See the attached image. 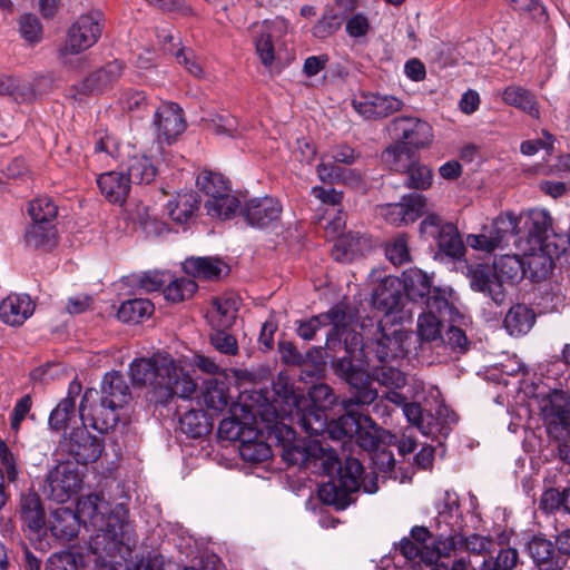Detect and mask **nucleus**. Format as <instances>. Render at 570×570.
I'll return each instance as SVG.
<instances>
[{
	"label": "nucleus",
	"mask_w": 570,
	"mask_h": 570,
	"mask_svg": "<svg viewBox=\"0 0 570 570\" xmlns=\"http://www.w3.org/2000/svg\"><path fill=\"white\" fill-rule=\"evenodd\" d=\"M129 370L132 382L150 387L151 399L157 403H167L174 396L189 399L197 389L189 374L169 354L137 358Z\"/></svg>",
	"instance_id": "nucleus-1"
},
{
	"label": "nucleus",
	"mask_w": 570,
	"mask_h": 570,
	"mask_svg": "<svg viewBox=\"0 0 570 570\" xmlns=\"http://www.w3.org/2000/svg\"><path fill=\"white\" fill-rule=\"evenodd\" d=\"M75 514L86 527L90 525L97 531L91 540V550L100 557L104 552L112 554L129 535L128 510L118 504L110 511L109 503L97 494L81 497Z\"/></svg>",
	"instance_id": "nucleus-2"
},
{
	"label": "nucleus",
	"mask_w": 570,
	"mask_h": 570,
	"mask_svg": "<svg viewBox=\"0 0 570 570\" xmlns=\"http://www.w3.org/2000/svg\"><path fill=\"white\" fill-rule=\"evenodd\" d=\"M283 458L289 464L314 463L322 468L327 475L337 471L338 475L335 479L351 494L361 489L363 474L361 462L355 458H346L344 464L341 465L336 451L318 440L309 441L304 449L287 448L284 450Z\"/></svg>",
	"instance_id": "nucleus-3"
},
{
	"label": "nucleus",
	"mask_w": 570,
	"mask_h": 570,
	"mask_svg": "<svg viewBox=\"0 0 570 570\" xmlns=\"http://www.w3.org/2000/svg\"><path fill=\"white\" fill-rule=\"evenodd\" d=\"M97 394L87 390L82 396L79 415L81 421L90 420V426L99 432H107L119 421L118 410L131 400L130 389L125 376L119 372L107 373L102 379L100 403L95 409H88L87 403Z\"/></svg>",
	"instance_id": "nucleus-4"
},
{
	"label": "nucleus",
	"mask_w": 570,
	"mask_h": 570,
	"mask_svg": "<svg viewBox=\"0 0 570 570\" xmlns=\"http://www.w3.org/2000/svg\"><path fill=\"white\" fill-rule=\"evenodd\" d=\"M372 337L357 333L351 325L350 332L343 340L346 357L367 365L374 358L380 362L403 356L405 353L404 342L406 334L396 327H384L382 322L375 325Z\"/></svg>",
	"instance_id": "nucleus-5"
},
{
	"label": "nucleus",
	"mask_w": 570,
	"mask_h": 570,
	"mask_svg": "<svg viewBox=\"0 0 570 570\" xmlns=\"http://www.w3.org/2000/svg\"><path fill=\"white\" fill-rule=\"evenodd\" d=\"M527 275L522 257L519 255H502L495 258L493 267L478 264L469 268L472 289L487 294L500 305L505 299L503 283H515Z\"/></svg>",
	"instance_id": "nucleus-6"
},
{
	"label": "nucleus",
	"mask_w": 570,
	"mask_h": 570,
	"mask_svg": "<svg viewBox=\"0 0 570 570\" xmlns=\"http://www.w3.org/2000/svg\"><path fill=\"white\" fill-rule=\"evenodd\" d=\"M330 439L342 441L343 444L352 442L367 452L375 451L380 444L392 445L396 436L380 428L370 416L357 417L353 412L341 415L330 430Z\"/></svg>",
	"instance_id": "nucleus-7"
},
{
	"label": "nucleus",
	"mask_w": 570,
	"mask_h": 570,
	"mask_svg": "<svg viewBox=\"0 0 570 570\" xmlns=\"http://www.w3.org/2000/svg\"><path fill=\"white\" fill-rule=\"evenodd\" d=\"M102 31V13L91 11L80 16L69 28L65 45L59 49L62 63L71 69H82L86 58L81 52L91 48Z\"/></svg>",
	"instance_id": "nucleus-8"
},
{
	"label": "nucleus",
	"mask_w": 570,
	"mask_h": 570,
	"mask_svg": "<svg viewBox=\"0 0 570 570\" xmlns=\"http://www.w3.org/2000/svg\"><path fill=\"white\" fill-rule=\"evenodd\" d=\"M353 317L346 312L344 305L337 304L325 313L298 321L296 332L301 338L311 341L322 327L332 326L326 336L325 347L333 354H337L344 351L343 340L350 332Z\"/></svg>",
	"instance_id": "nucleus-9"
},
{
	"label": "nucleus",
	"mask_w": 570,
	"mask_h": 570,
	"mask_svg": "<svg viewBox=\"0 0 570 570\" xmlns=\"http://www.w3.org/2000/svg\"><path fill=\"white\" fill-rule=\"evenodd\" d=\"M452 294L451 288H435L428 297L425 311L417 318V334L422 341L439 344L444 340L441 334L443 322L453 321V315L458 314L450 302Z\"/></svg>",
	"instance_id": "nucleus-10"
},
{
	"label": "nucleus",
	"mask_w": 570,
	"mask_h": 570,
	"mask_svg": "<svg viewBox=\"0 0 570 570\" xmlns=\"http://www.w3.org/2000/svg\"><path fill=\"white\" fill-rule=\"evenodd\" d=\"M336 371L355 390L352 397L343 401L346 413L352 412L353 405H370L379 399L377 391L371 387L365 365L361 361L342 356L337 360Z\"/></svg>",
	"instance_id": "nucleus-11"
},
{
	"label": "nucleus",
	"mask_w": 570,
	"mask_h": 570,
	"mask_svg": "<svg viewBox=\"0 0 570 570\" xmlns=\"http://www.w3.org/2000/svg\"><path fill=\"white\" fill-rule=\"evenodd\" d=\"M420 234L436 242L440 250L446 256L460 259L464 256L465 246L458 227L445 222L436 214H428L420 224Z\"/></svg>",
	"instance_id": "nucleus-12"
},
{
	"label": "nucleus",
	"mask_w": 570,
	"mask_h": 570,
	"mask_svg": "<svg viewBox=\"0 0 570 570\" xmlns=\"http://www.w3.org/2000/svg\"><path fill=\"white\" fill-rule=\"evenodd\" d=\"M518 223L512 213L500 214L490 227H483L479 234H469L466 245L475 250L491 253L501 247L511 235H518Z\"/></svg>",
	"instance_id": "nucleus-13"
},
{
	"label": "nucleus",
	"mask_w": 570,
	"mask_h": 570,
	"mask_svg": "<svg viewBox=\"0 0 570 570\" xmlns=\"http://www.w3.org/2000/svg\"><path fill=\"white\" fill-rule=\"evenodd\" d=\"M392 137L415 150L429 148L433 141L432 126L417 117L400 116L390 124Z\"/></svg>",
	"instance_id": "nucleus-14"
},
{
	"label": "nucleus",
	"mask_w": 570,
	"mask_h": 570,
	"mask_svg": "<svg viewBox=\"0 0 570 570\" xmlns=\"http://www.w3.org/2000/svg\"><path fill=\"white\" fill-rule=\"evenodd\" d=\"M87 423L90 425L91 421H82V426L73 429L69 434H65L60 442L62 452L69 454L80 464L96 461L104 450L100 440L87 431Z\"/></svg>",
	"instance_id": "nucleus-15"
},
{
	"label": "nucleus",
	"mask_w": 570,
	"mask_h": 570,
	"mask_svg": "<svg viewBox=\"0 0 570 570\" xmlns=\"http://www.w3.org/2000/svg\"><path fill=\"white\" fill-rule=\"evenodd\" d=\"M426 207L428 199L424 195L411 193L403 196L399 203L379 206V214L391 225L405 226L419 219Z\"/></svg>",
	"instance_id": "nucleus-16"
},
{
	"label": "nucleus",
	"mask_w": 570,
	"mask_h": 570,
	"mask_svg": "<svg viewBox=\"0 0 570 570\" xmlns=\"http://www.w3.org/2000/svg\"><path fill=\"white\" fill-rule=\"evenodd\" d=\"M151 124L159 144L171 145L186 129L183 109L175 102H163L158 106Z\"/></svg>",
	"instance_id": "nucleus-17"
},
{
	"label": "nucleus",
	"mask_w": 570,
	"mask_h": 570,
	"mask_svg": "<svg viewBox=\"0 0 570 570\" xmlns=\"http://www.w3.org/2000/svg\"><path fill=\"white\" fill-rule=\"evenodd\" d=\"M352 106L363 118L377 119L400 111L404 104L394 96L361 91L352 99Z\"/></svg>",
	"instance_id": "nucleus-18"
},
{
	"label": "nucleus",
	"mask_w": 570,
	"mask_h": 570,
	"mask_svg": "<svg viewBox=\"0 0 570 570\" xmlns=\"http://www.w3.org/2000/svg\"><path fill=\"white\" fill-rule=\"evenodd\" d=\"M82 478L71 463H61L52 469L47 476L49 495L57 502L63 503L77 494Z\"/></svg>",
	"instance_id": "nucleus-19"
},
{
	"label": "nucleus",
	"mask_w": 570,
	"mask_h": 570,
	"mask_svg": "<svg viewBox=\"0 0 570 570\" xmlns=\"http://www.w3.org/2000/svg\"><path fill=\"white\" fill-rule=\"evenodd\" d=\"M518 223L519 234L521 236L522 230L530 237L532 244H542L543 239H547L550 235H557L553 227V219L550 213L544 208H533L529 212L515 216Z\"/></svg>",
	"instance_id": "nucleus-20"
},
{
	"label": "nucleus",
	"mask_w": 570,
	"mask_h": 570,
	"mask_svg": "<svg viewBox=\"0 0 570 570\" xmlns=\"http://www.w3.org/2000/svg\"><path fill=\"white\" fill-rule=\"evenodd\" d=\"M282 206L272 197L250 199L246 203L243 215L246 222L257 228L274 225L281 217Z\"/></svg>",
	"instance_id": "nucleus-21"
},
{
	"label": "nucleus",
	"mask_w": 570,
	"mask_h": 570,
	"mask_svg": "<svg viewBox=\"0 0 570 570\" xmlns=\"http://www.w3.org/2000/svg\"><path fill=\"white\" fill-rule=\"evenodd\" d=\"M379 271H372L370 278L372 282H379L372 295L373 306L386 314L397 307L400 303L401 281L397 277L385 275L381 278Z\"/></svg>",
	"instance_id": "nucleus-22"
},
{
	"label": "nucleus",
	"mask_w": 570,
	"mask_h": 570,
	"mask_svg": "<svg viewBox=\"0 0 570 570\" xmlns=\"http://www.w3.org/2000/svg\"><path fill=\"white\" fill-rule=\"evenodd\" d=\"M35 312L27 294H10L0 303V320L10 326L22 325Z\"/></svg>",
	"instance_id": "nucleus-23"
},
{
	"label": "nucleus",
	"mask_w": 570,
	"mask_h": 570,
	"mask_svg": "<svg viewBox=\"0 0 570 570\" xmlns=\"http://www.w3.org/2000/svg\"><path fill=\"white\" fill-rule=\"evenodd\" d=\"M19 515L31 533L38 534L45 530L46 512L37 493L28 492L21 495Z\"/></svg>",
	"instance_id": "nucleus-24"
},
{
	"label": "nucleus",
	"mask_w": 570,
	"mask_h": 570,
	"mask_svg": "<svg viewBox=\"0 0 570 570\" xmlns=\"http://www.w3.org/2000/svg\"><path fill=\"white\" fill-rule=\"evenodd\" d=\"M120 61H111L87 77L79 86L81 94H98L111 87L122 75Z\"/></svg>",
	"instance_id": "nucleus-25"
},
{
	"label": "nucleus",
	"mask_w": 570,
	"mask_h": 570,
	"mask_svg": "<svg viewBox=\"0 0 570 570\" xmlns=\"http://www.w3.org/2000/svg\"><path fill=\"white\" fill-rule=\"evenodd\" d=\"M527 275L538 282L546 278L553 268L552 257L543 249L542 244H532L522 256Z\"/></svg>",
	"instance_id": "nucleus-26"
},
{
	"label": "nucleus",
	"mask_w": 570,
	"mask_h": 570,
	"mask_svg": "<svg viewBox=\"0 0 570 570\" xmlns=\"http://www.w3.org/2000/svg\"><path fill=\"white\" fill-rule=\"evenodd\" d=\"M403 287L407 297L413 302L426 305L428 297L433 295L430 276L419 268H410L403 273Z\"/></svg>",
	"instance_id": "nucleus-27"
},
{
	"label": "nucleus",
	"mask_w": 570,
	"mask_h": 570,
	"mask_svg": "<svg viewBox=\"0 0 570 570\" xmlns=\"http://www.w3.org/2000/svg\"><path fill=\"white\" fill-rule=\"evenodd\" d=\"M529 553L539 570H561L563 561L558 557L551 541L534 537L528 544Z\"/></svg>",
	"instance_id": "nucleus-28"
},
{
	"label": "nucleus",
	"mask_w": 570,
	"mask_h": 570,
	"mask_svg": "<svg viewBox=\"0 0 570 570\" xmlns=\"http://www.w3.org/2000/svg\"><path fill=\"white\" fill-rule=\"evenodd\" d=\"M101 194L115 204L126 200L130 190V180L121 173L109 171L101 174L97 179Z\"/></svg>",
	"instance_id": "nucleus-29"
},
{
	"label": "nucleus",
	"mask_w": 570,
	"mask_h": 570,
	"mask_svg": "<svg viewBox=\"0 0 570 570\" xmlns=\"http://www.w3.org/2000/svg\"><path fill=\"white\" fill-rule=\"evenodd\" d=\"M80 520L69 508L56 509L49 520V529L57 539L69 541L75 538L79 530Z\"/></svg>",
	"instance_id": "nucleus-30"
},
{
	"label": "nucleus",
	"mask_w": 570,
	"mask_h": 570,
	"mask_svg": "<svg viewBox=\"0 0 570 570\" xmlns=\"http://www.w3.org/2000/svg\"><path fill=\"white\" fill-rule=\"evenodd\" d=\"M503 101L528 114L534 119L540 118V110L537 97L527 88L520 86H509L502 92Z\"/></svg>",
	"instance_id": "nucleus-31"
},
{
	"label": "nucleus",
	"mask_w": 570,
	"mask_h": 570,
	"mask_svg": "<svg viewBox=\"0 0 570 570\" xmlns=\"http://www.w3.org/2000/svg\"><path fill=\"white\" fill-rule=\"evenodd\" d=\"M403 413L412 425L426 436L443 433L444 426L431 413L424 412L419 403H406Z\"/></svg>",
	"instance_id": "nucleus-32"
},
{
	"label": "nucleus",
	"mask_w": 570,
	"mask_h": 570,
	"mask_svg": "<svg viewBox=\"0 0 570 570\" xmlns=\"http://www.w3.org/2000/svg\"><path fill=\"white\" fill-rule=\"evenodd\" d=\"M519 560V553L513 548L502 549L498 556L483 561L480 570H512ZM451 570H474L469 560L461 558L453 562Z\"/></svg>",
	"instance_id": "nucleus-33"
},
{
	"label": "nucleus",
	"mask_w": 570,
	"mask_h": 570,
	"mask_svg": "<svg viewBox=\"0 0 570 570\" xmlns=\"http://www.w3.org/2000/svg\"><path fill=\"white\" fill-rule=\"evenodd\" d=\"M535 322V315L524 304L513 305L505 315L504 327L511 336L527 334Z\"/></svg>",
	"instance_id": "nucleus-34"
},
{
	"label": "nucleus",
	"mask_w": 570,
	"mask_h": 570,
	"mask_svg": "<svg viewBox=\"0 0 570 570\" xmlns=\"http://www.w3.org/2000/svg\"><path fill=\"white\" fill-rule=\"evenodd\" d=\"M461 523L462 514L460 512L458 495L446 491L438 504V528L444 524L450 532H454L461 528Z\"/></svg>",
	"instance_id": "nucleus-35"
},
{
	"label": "nucleus",
	"mask_w": 570,
	"mask_h": 570,
	"mask_svg": "<svg viewBox=\"0 0 570 570\" xmlns=\"http://www.w3.org/2000/svg\"><path fill=\"white\" fill-rule=\"evenodd\" d=\"M277 21H264L259 24H255L254 43L256 52L266 67L272 66L274 62V45H273V32L277 26Z\"/></svg>",
	"instance_id": "nucleus-36"
},
{
	"label": "nucleus",
	"mask_w": 570,
	"mask_h": 570,
	"mask_svg": "<svg viewBox=\"0 0 570 570\" xmlns=\"http://www.w3.org/2000/svg\"><path fill=\"white\" fill-rule=\"evenodd\" d=\"M198 204L199 199L195 191L179 193L174 199L168 202V215L174 222L185 224L193 217L198 208Z\"/></svg>",
	"instance_id": "nucleus-37"
},
{
	"label": "nucleus",
	"mask_w": 570,
	"mask_h": 570,
	"mask_svg": "<svg viewBox=\"0 0 570 570\" xmlns=\"http://www.w3.org/2000/svg\"><path fill=\"white\" fill-rule=\"evenodd\" d=\"M225 267L220 259L214 257H190L183 263L188 275L204 279L217 278Z\"/></svg>",
	"instance_id": "nucleus-38"
},
{
	"label": "nucleus",
	"mask_w": 570,
	"mask_h": 570,
	"mask_svg": "<svg viewBox=\"0 0 570 570\" xmlns=\"http://www.w3.org/2000/svg\"><path fill=\"white\" fill-rule=\"evenodd\" d=\"M301 425L306 433L315 436L327 435L330 438V430L336 420L327 422L326 411L323 409L309 406L303 410L301 405Z\"/></svg>",
	"instance_id": "nucleus-39"
},
{
	"label": "nucleus",
	"mask_w": 570,
	"mask_h": 570,
	"mask_svg": "<svg viewBox=\"0 0 570 570\" xmlns=\"http://www.w3.org/2000/svg\"><path fill=\"white\" fill-rule=\"evenodd\" d=\"M413 148L405 146L395 140L382 154L383 161L394 171L402 173L406 170L417 160Z\"/></svg>",
	"instance_id": "nucleus-40"
},
{
	"label": "nucleus",
	"mask_w": 570,
	"mask_h": 570,
	"mask_svg": "<svg viewBox=\"0 0 570 570\" xmlns=\"http://www.w3.org/2000/svg\"><path fill=\"white\" fill-rule=\"evenodd\" d=\"M317 177L323 183L335 184H356L360 181V175L351 169L341 168L336 163H333L328 156L323 155L321 163L316 167Z\"/></svg>",
	"instance_id": "nucleus-41"
},
{
	"label": "nucleus",
	"mask_w": 570,
	"mask_h": 570,
	"mask_svg": "<svg viewBox=\"0 0 570 570\" xmlns=\"http://www.w3.org/2000/svg\"><path fill=\"white\" fill-rule=\"evenodd\" d=\"M462 534L456 531L450 532L448 537L440 534L433 542L432 548H428L422 554V562L433 564L441 557H450L453 552L461 550Z\"/></svg>",
	"instance_id": "nucleus-42"
},
{
	"label": "nucleus",
	"mask_w": 570,
	"mask_h": 570,
	"mask_svg": "<svg viewBox=\"0 0 570 570\" xmlns=\"http://www.w3.org/2000/svg\"><path fill=\"white\" fill-rule=\"evenodd\" d=\"M24 240L29 247L50 249L57 243V229L52 223L31 224Z\"/></svg>",
	"instance_id": "nucleus-43"
},
{
	"label": "nucleus",
	"mask_w": 570,
	"mask_h": 570,
	"mask_svg": "<svg viewBox=\"0 0 570 570\" xmlns=\"http://www.w3.org/2000/svg\"><path fill=\"white\" fill-rule=\"evenodd\" d=\"M181 432L191 438H200L209 433L212 422L203 410H189L179 419Z\"/></svg>",
	"instance_id": "nucleus-44"
},
{
	"label": "nucleus",
	"mask_w": 570,
	"mask_h": 570,
	"mask_svg": "<svg viewBox=\"0 0 570 570\" xmlns=\"http://www.w3.org/2000/svg\"><path fill=\"white\" fill-rule=\"evenodd\" d=\"M236 315L237 299L233 297H219L214 299L209 317L215 326L222 328L232 326Z\"/></svg>",
	"instance_id": "nucleus-45"
},
{
	"label": "nucleus",
	"mask_w": 570,
	"mask_h": 570,
	"mask_svg": "<svg viewBox=\"0 0 570 570\" xmlns=\"http://www.w3.org/2000/svg\"><path fill=\"white\" fill-rule=\"evenodd\" d=\"M154 312V304L149 299L135 298L124 302L117 312V317L125 323H139Z\"/></svg>",
	"instance_id": "nucleus-46"
},
{
	"label": "nucleus",
	"mask_w": 570,
	"mask_h": 570,
	"mask_svg": "<svg viewBox=\"0 0 570 570\" xmlns=\"http://www.w3.org/2000/svg\"><path fill=\"white\" fill-rule=\"evenodd\" d=\"M239 199L232 191L205 202L207 215L218 219L232 218L239 208Z\"/></svg>",
	"instance_id": "nucleus-47"
},
{
	"label": "nucleus",
	"mask_w": 570,
	"mask_h": 570,
	"mask_svg": "<svg viewBox=\"0 0 570 570\" xmlns=\"http://www.w3.org/2000/svg\"><path fill=\"white\" fill-rule=\"evenodd\" d=\"M157 174V168L146 156H134L128 161L127 177L134 184H149Z\"/></svg>",
	"instance_id": "nucleus-48"
},
{
	"label": "nucleus",
	"mask_w": 570,
	"mask_h": 570,
	"mask_svg": "<svg viewBox=\"0 0 570 570\" xmlns=\"http://www.w3.org/2000/svg\"><path fill=\"white\" fill-rule=\"evenodd\" d=\"M197 185L207 196L206 200H210L212 198L219 197L232 191L228 181L222 174L208 170H204L198 175Z\"/></svg>",
	"instance_id": "nucleus-49"
},
{
	"label": "nucleus",
	"mask_w": 570,
	"mask_h": 570,
	"mask_svg": "<svg viewBox=\"0 0 570 570\" xmlns=\"http://www.w3.org/2000/svg\"><path fill=\"white\" fill-rule=\"evenodd\" d=\"M350 495L351 493L345 491L335 478L318 488L320 499L325 504L335 505L338 509H344L350 504Z\"/></svg>",
	"instance_id": "nucleus-50"
},
{
	"label": "nucleus",
	"mask_w": 570,
	"mask_h": 570,
	"mask_svg": "<svg viewBox=\"0 0 570 570\" xmlns=\"http://www.w3.org/2000/svg\"><path fill=\"white\" fill-rule=\"evenodd\" d=\"M404 176V185L410 189L426 190L433 181L432 169L419 160L406 170Z\"/></svg>",
	"instance_id": "nucleus-51"
},
{
	"label": "nucleus",
	"mask_w": 570,
	"mask_h": 570,
	"mask_svg": "<svg viewBox=\"0 0 570 570\" xmlns=\"http://www.w3.org/2000/svg\"><path fill=\"white\" fill-rule=\"evenodd\" d=\"M75 405L72 397L61 400L49 415V426L56 431L67 429L76 420Z\"/></svg>",
	"instance_id": "nucleus-52"
},
{
	"label": "nucleus",
	"mask_w": 570,
	"mask_h": 570,
	"mask_svg": "<svg viewBox=\"0 0 570 570\" xmlns=\"http://www.w3.org/2000/svg\"><path fill=\"white\" fill-rule=\"evenodd\" d=\"M239 455L247 462L258 463L268 460L272 456L271 446L261 440H242L239 444Z\"/></svg>",
	"instance_id": "nucleus-53"
},
{
	"label": "nucleus",
	"mask_w": 570,
	"mask_h": 570,
	"mask_svg": "<svg viewBox=\"0 0 570 570\" xmlns=\"http://www.w3.org/2000/svg\"><path fill=\"white\" fill-rule=\"evenodd\" d=\"M28 213L32 224L51 223L58 213V207L48 197H39L30 202Z\"/></svg>",
	"instance_id": "nucleus-54"
},
{
	"label": "nucleus",
	"mask_w": 570,
	"mask_h": 570,
	"mask_svg": "<svg viewBox=\"0 0 570 570\" xmlns=\"http://www.w3.org/2000/svg\"><path fill=\"white\" fill-rule=\"evenodd\" d=\"M204 403L208 409L214 411H223L228 404L226 387L223 382L210 380L206 383L203 394Z\"/></svg>",
	"instance_id": "nucleus-55"
},
{
	"label": "nucleus",
	"mask_w": 570,
	"mask_h": 570,
	"mask_svg": "<svg viewBox=\"0 0 570 570\" xmlns=\"http://www.w3.org/2000/svg\"><path fill=\"white\" fill-rule=\"evenodd\" d=\"M275 393L283 397L285 403L296 411H301V405L305 401L304 396L295 391L294 384L288 376L279 374L273 383Z\"/></svg>",
	"instance_id": "nucleus-56"
},
{
	"label": "nucleus",
	"mask_w": 570,
	"mask_h": 570,
	"mask_svg": "<svg viewBox=\"0 0 570 570\" xmlns=\"http://www.w3.org/2000/svg\"><path fill=\"white\" fill-rule=\"evenodd\" d=\"M372 379L386 389H402L406 384V376L399 368L381 365L372 371Z\"/></svg>",
	"instance_id": "nucleus-57"
},
{
	"label": "nucleus",
	"mask_w": 570,
	"mask_h": 570,
	"mask_svg": "<svg viewBox=\"0 0 570 570\" xmlns=\"http://www.w3.org/2000/svg\"><path fill=\"white\" fill-rule=\"evenodd\" d=\"M197 291V284L190 278H177L171 281L164 289L167 301L181 302L190 297Z\"/></svg>",
	"instance_id": "nucleus-58"
},
{
	"label": "nucleus",
	"mask_w": 570,
	"mask_h": 570,
	"mask_svg": "<svg viewBox=\"0 0 570 570\" xmlns=\"http://www.w3.org/2000/svg\"><path fill=\"white\" fill-rule=\"evenodd\" d=\"M544 422L551 426H561L564 430L570 429V411L561 405H556L551 400L542 406Z\"/></svg>",
	"instance_id": "nucleus-59"
},
{
	"label": "nucleus",
	"mask_w": 570,
	"mask_h": 570,
	"mask_svg": "<svg viewBox=\"0 0 570 570\" xmlns=\"http://www.w3.org/2000/svg\"><path fill=\"white\" fill-rule=\"evenodd\" d=\"M387 259L394 265H402L410 261V252L406 235L402 234L393 238L385 247Z\"/></svg>",
	"instance_id": "nucleus-60"
},
{
	"label": "nucleus",
	"mask_w": 570,
	"mask_h": 570,
	"mask_svg": "<svg viewBox=\"0 0 570 570\" xmlns=\"http://www.w3.org/2000/svg\"><path fill=\"white\" fill-rule=\"evenodd\" d=\"M312 406L330 410L336 403V395L333 390L324 383L313 385L308 392Z\"/></svg>",
	"instance_id": "nucleus-61"
},
{
	"label": "nucleus",
	"mask_w": 570,
	"mask_h": 570,
	"mask_svg": "<svg viewBox=\"0 0 570 570\" xmlns=\"http://www.w3.org/2000/svg\"><path fill=\"white\" fill-rule=\"evenodd\" d=\"M19 32L29 43H37L42 37V26L33 14H23L19 19Z\"/></svg>",
	"instance_id": "nucleus-62"
},
{
	"label": "nucleus",
	"mask_w": 570,
	"mask_h": 570,
	"mask_svg": "<svg viewBox=\"0 0 570 570\" xmlns=\"http://www.w3.org/2000/svg\"><path fill=\"white\" fill-rule=\"evenodd\" d=\"M0 95L12 96L16 101H24L32 96V92L29 91L27 83H21L9 76H1Z\"/></svg>",
	"instance_id": "nucleus-63"
},
{
	"label": "nucleus",
	"mask_w": 570,
	"mask_h": 570,
	"mask_svg": "<svg viewBox=\"0 0 570 570\" xmlns=\"http://www.w3.org/2000/svg\"><path fill=\"white\" fill-rule=\"evenodd\" d=\"M341 26V18L333 10H328L313 27V35L316 38L325 39L335 33Z\"/></svg>",
	"instance_id": "nucleus-64"
}]
</instances>
